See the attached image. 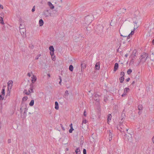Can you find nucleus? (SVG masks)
Here are the masks:
<instances>
[{"label": "nucleus", "mask_w": 154, "mask_h": 154, "mask_svg": "<svg viewBox=\"0 0 154 154\" xmlns=\"http://www.w3.org/2000/svg\"><path fill=\"white\" fill-rule=\"evenodd\" d=\"M86 121H87V120L86 119L83 120L82 122V123L86 124Z\"/></svg>", "instance_id": "nucleus-48"}, {"label": "nucleus", "mask_w": 154, "mask_h": 154, "mask_svg": "<svg viewBox=\"0 0 154 154\" xmlns=\"http://www.w3.org/2000/svg\"><path fill=\"white\" fill-rule=\"evenodd\" d=\"M20 32L21 34V35L24 37L26 35V29L24 27H20Z\"/></svg>", "instance_id": "nucleus-6"}, {"label": "nucleus", "mask_w": 154, "mask_h": 154, "mask_svg": "<svg viewBox=\"0 0 154 154\" xmlns=\"http://www.w3.org/2000/svg\"><path fill=\"white\" fill-rule=\"evenodd\" d=\"M128 56V54H126L125 55V57H127Z\"/></svg>", "instance_id": "nucleus-52"}, {"label": "nucleus", "mask_w": 154, "mask_h": 154, "mask_svg": "<svg viewBox=\"0 0 154 154\" xmlns=\"http://www.w3.org/2000/svg\"><path fill=\"white\" fill-rule=\"evenodd\" d=\"M10 91H11V90H8L7 93V95L9 96L10 95Z\"/></svg>", "instance_id": "nucleus-42"}, {"label": "nucleus", "mask_w": 154, "mask_h": 154, "mask_svg": "<svg viewBox=\"0 0 154 154\" xmlns=\"http://www.w3.org/2000/svg\"><path fill=\"white\" fill-rule=\"evenodd\" d=\"M128 141L131 143H132V138L131 136L129 138H128Z\"/></svg>", "instance_id": "nucleus-35"}, {"label": "nucleus", "mask_w": 154, "mask_h": 154, "mask_svg": "<svg viewBox=\"0 0 154 154\" xmlns=\"http://www.w3.org/2000/svg\"><path fill=\"white\" fill-rule=\"evenodd\" d=\"M152 44H154V39L152 40Z\"/></svg>", "instance_id": "nucleus-57"}, {"label": "nucleus", "mask_w": 154, "mask_h": 154, "mask_svg": "<svg viewBox=\"0 0 154 154\" xmlns=\"http://www.w3.org/2000/svg\"><path fill=\"white\" fill-rule=\"evenodd\" d=\"M149 55L148 53L143 52L142 53L139 59L140 61L139 63H144L148 57Z\"/></svg>", "instance_id": "nucleus-1"}, {"label": "nucleus", "mask_w": 154, "mask_h": 154, "mask_svg": "<svg viewBox=\"0 0 154 154\" xmlns=\"http://www.w3.org/2000/svg\"><path fill=\"white\" fill-rule=\"evenodd\" d=\"M34 100H32L30 101V103H29V105L31 106H32L34 105Z\"/></svg>", "instance_id": "nucleus-23"}, {"label": "nucleus", "mask_w": 154, "mask_h": 154, "mask_svg": "<svg viewBox=\"0 0 154 154\" xmlns=\"http://www.w3.org/2000/svg\"><path fill=\"white\" fill-rule=\"evenodd\" d=\"M0 23L2 25H4L5 24L4 22L3 18L2 17H0Z\"/></svg>", "instance_id": "nucleus-21"}, {"label": "nucleus", "mask_w": 154, "mask_h": 154, "mask_svg": "<svg viewBox=\"0 0 154 154\" xmlns=\"http://www.w3.org/2000/svg\"><path fill=\"white\" fill-rule=\"evenodd\" d=\"M5 95L1 94L0 95V100H3L4 97Z\"/></svg>", "instance_id": "nucleus-29"}, {"label": "nucleus", "mask_w": 154, "mask_h": 154, "mask_svg": "<svg viewBox=\"0 0 154 154\" xmlns=\"http://www.w3.org/2000/svg\"><path fill=\"white\" fill-rule=\"evenodd\" d=\"M83 154H86V149H84L83 150Z\"/></svg>", "instance_id": "nucleus-46"}, {"label": "nucleus", "mask_w": 154, "mask_h": 154, "mask_svg": "<svg viewBox=\"0 0 154 154\" xmlns=\"http://www.w3.org/2000/svg\"><path fill=\"white\" fill-rule=\"evenodd\" d=\"M7 86L8 90H11V89L12 87V85H8Z\"/></svg>", "instance_id": "nucleus-32"}, {"label": "nucleus", "mask_w": 154, "mask_h": 154, "mask_svg": "<svg viewBox=\"0 0 154 154\" xmlns=\"http://www.w3.org/2000/svg\"><path fill=\"white\" fill-rule=\"evenodd\" d=\"M65 94L68 96L69 94L68 91L67 90H66L65 91Z\"/></svg>", "instance_id": "nucleus-47"}, {"label": "nucleus", "mask_w": 154, "mask_h": 154, "mask_svg": "<svg viewBox=\"0 0 154 154\" xmlns=\"http://www.w3.org/2000/svg\"><path fill=\"white\" fill-rule=\"evenodd\" d=\"M108 100L107 96H105L104 97V101L105 102H106Z\"/></svg>", "instance_id": "nucleus-38"}, {"label": "nucleus", "mask_w": 154, "mask_h": 154, "mask_svg": "<svg viewBox=\"0 0 154 154\" xmlns=\"http://www.w3.org/2000/svg\"><path fill=\"white\" fill-rule=\"evenodd\" d=\"M38 57H36L35 59L36 60H37V59H38Z\"/></svg>", "instance_id": "nucleus-61"}, {"label": "nucleus", "mask_w": 154, "mask_h": 154, "mask_svg": "<svg viewBox=\"0 0 154 154\" xmlns=\"http://www.w3.org/2000/svg\"><path fill=\"white\" fill-rule=\"evenodd\" d=\"M132 71V70L131 69H129L127 71V74L128 75L130 74Z\"/></svg>", "instance_id": "nucleus-34"}, {"label": "nucleus", "mask_w": 154, "mask_h": 154, "mask_svg": "<svg viewBox=\"0 0 154 154\" xmlns=\"http://www.w3.org/2000/svg\"><path fill=\"white\" fill-rule=\"evenodd\" d=\"M27 109L26 108V104L23 103V102L22 103L21 108H20V110L21 112H22L23 111H24L23 115V117L24 118H25L26 116V111Z\"/></svg>", "instance_id": "nucleus-2"}, {"label": "nucleus", "mask_w": 154, "mask_h": 154, "mask_svg": "<svg viewBox=\"0 0 154 154\" xmlns=\"http://www.w3.org/2000/svg\"><path fill=\"white\" fill-rule=\"evenodd\" d=\"M85 61H83L81 62V70L82 72L85 69L86 67V64Z\"/></svg>", "instance_id": "nucleus-7"}, {"label": "nucleus", "mask_w": 154, "mask_h": 154, "mask_svg": "<svg viewBox=\"0 0 154 154\" xmlns=\"http://www.w3.org/2000/svg\"><path fill=\"white\" fill-rule=\"evenodd\" d=\"M138 26H136V28L134 27V30L133 31H131V33L129 34L128 36H127V40L129 39L130 38V37L132 35H133L134 33V30H135V29L137 28Z\"/></svg>", "instance_id": "nucleus-9"}, {"label": "nucleus", "mask_w": 154, "mask_h": 154, "mask_svg": "<svg viewBox=\"0 0 154 154\" xmlns=\"http://www.w3.org/2000/svg\"><path fill=\"white\" fill-rule=\"evenodd\" d=\"M134 23H135L136 24V25H137V23L136 22V21H134Z\"/></svg>", "instance_id": "nucleus-54"}, {"label": "nucleus", "mask_w": 154, "mask_h": 154, "mask_svg": "<svg viewBox=\"0 0 154 154\" xmlns=\"http://www.w3.org/2000/svg\"><path fill=\"white\" fill-rule=\"evenodd\" d=\"M100 63L99 62L97 63L95 66V68L96 70H98L100 69Z\"/></svg>", "instance_id": "nucleus-13"}, {"label": "nucleus", "mask_w": 154, "mask_h": 154, "mask_svg": "<svg viewBox=\"0 0 154 154\" xmlns=\"http://www.w3.org/2000/svg\"><path fill=\"white\" fill-rule=\"evenodd\" d=\"M125 112L124 111V110H123L122 112V113L121 115V120H122L123 119H125Z\"/></svg>", "instance_id": "nucleus-17"}, {"label": "nucleus", "mask_w": 154, "mask_h": 154, "mask_svg": "<svg viewBox=\"0 0 154 154\" xmlns=\"http://www.w3.org/2000/svg\"><path fill=\"white\" fill-rule=\"evenodd\" d=\"M138 109L139 110H142L143 109V106L142 105L140 104L138 106Z\"/></svg>", "instance_id": "nucleus-31"}, {"label": "nucleus", "mask_w": 154, "mask_h": 154, "mask_svg": "<svg viewBox=\"0 0 154 154\" xmlns=\"http://www.w3.org/2000/svg\"><path fill=\"white\" fill-rule=\"evenodd\" d=\"M129 91V88H125L124 90V92L123 94L122 95V97H124L126 95L127 93Z\"/></svg>", "instance_id": "nucleus-8"}, {"label": "nucleus", "mask_w": 154, "mask_h": 154, "mask_svg": "<svg viewBox=\"0 0 154 154\" xmlns=\"http://www.w3.org/2000/svg\"><path fill=\"white\" fill-rule=\"evenodd\" d=\"M85 21L87 23H90L91 22L94 20V17L92 15H88L85 17Z\"/></svg>", "instance_id": "nucleus-4"}, {"label": "nucleus", "mask_w": 154, "mask_h": 154, "mask_svg": "<svg viewBox=\"0 0 154 154\" xmlns=\"http://www.w3.org/2000/svg\"><path fill=\"white\" fill-rule=\"evenodd\" d=\"M39 25L40 26H42L44 23V22L43 20L42 19H40L39 21Z\"/></svg>", "instance_id": "nucleus-19"}, {"label": "nucleus", "mask_w": 154, "mask_h": 154, "mask_svg": "<svg viewBox=\"0 0 154 154\" xmlns=\"http://www.w3.org/2000/svg\"><path fill=\"white\" fill-rule=\"evenodd\" d=\"M61 82H62V80H61V81H60L59 82V84L60 85H61Z\"/></svg>", "instance_id": "nucleus-59"}, {"label": "nucleus", "mask_w": 154, "mask_h": 154, "mask_svg": "<svg viewBox=\"0 0 154 154\" xmlns=\"http://www.w3.org/2000/svg\"><path fill=\"white\" fill-rule=\"evenodd\" d=\"M23 154H27V153L24 152H23Z\"/></svg>", "instance_id": "nucleus-56"}, {"label": "nucleus", "mask_w": 154, "mask_h": 154, "mask_svg": "<svg viewBox=\"0 0 154 154\" xmlns=\"http://www.w3.org/2000/svg\"><path fill=\"white\" fill-rule=\"evenodd\" d=\"M66 151H68V149L67 148H66Z\"/></svg>", "instance_id": "nucleus-64"}, {"label": "nucleus", "mask_w": 154, "mask_h": 154, "mask_svg": "<svg viewBox=\"0 0 154 154\" xmlns=\"http://www.w3.org/2000/svg\"><path fill=\"white\" fill-rule=\"evenodd\" d=\"M11 139H8V143H11Z\"/></svg>", "instance_id": "nucleus-49"}, {"label": "nucleus", "mask_w": 154, "mask_h": 154, "mask_svg": "<svg viewBox=\"0 0 154 154\" xmlns=\"http://www.w3.org/2000/svg\"><path fill=\"white\" fill-rule=\"evenodd\" d=\"M130 80V78H128L126 79V81L127 82H129V81Z\"/></svg>", "instance_id": "nucleus-51"}, {"label": "nucleus", "mask_w": 154, "mask_h": 154, "mask_svg": "<svg viewBox=\"0 0 154 154\" xmlns=\"http://www.w3.org/2000/svg\"><path fill=\"white\" fill-rule=\"evenodd\" d=\"M83 115L84 116H86L87 115V113L85 110H84V112H83Z\"/></svg>", "instance_id": "nucleus-43"}, {"label": "nucleus", "mask_w": 154, "mask_h": 154, "mask_svg": "<svg viewBox=\"0 0 154 154\" xmlns=\"http://www.w3.org/2000/svg\"><path fill=\"white\" fill-rule=\"evenodd\" d=\"M137 52V51L136 50H134L131 56L132 58H135V57L136 56V53Z\"/></svg>", "instance_id": "nucleus-12"}, {"label": "nucleus", "mask_w": 154, "mask_h": 154, "mask_svg": "<svg viewBox=\"0 0 154 154\" xmlns=\"http://www.w3.org/2000/svg\"><path fill=\"white\" fill-rule=\"evenodd\" d=\"M70 127L71 128V127H72V124H71L69 125Z\"/></svg>", "instance_id": "nucleus-62"}, {"label": "nucleus", "mask_w": 154, "mask_h": 154, "mask_svg": "<svg viewBox=\"0 0 154 154\" xmlns=\"http://www.w3.org/2000/svg\"><path fill=\"white\" fill-rule=\"evenodd\" d=\"M73 66L72 65H71L69 66V69L70 71L71 72H72L73 71Z\"/></svg>", "instance_id": "nucleus-27"}, {"label": "nucleus", "mask_w": 154, "mask_h": 154, "mask_svg": "<svg viewBox=\"0 0 154 154\" xmlns=\"http://www.w3.org/2000/svg\"><path fill=\"white\" fill-rule=\"evenodd\" d=\"M1 94H2L3 95H5V90L4 89H3L2 90V92H1Z\"/></svg>", "instance_id": "nucleus-39"}, {"label": "nucleus", "mask_w": 154, "mask_h": 154, "mask_svg": "<svg viewBox=\"0 0 154 154\" xmlns=\"http://www.w3.org/2000/svg\"><path fill=\"white\" fill-rule=\"evenodd\" d=\"M112 134L110 131H109V140L110 141L112 140Z\"/></svg>", "instance_id": "nucleus-16"}, {"label": "nucleus", "mask_w": 154, "mask_h": 154, "mask_svg": "<svg viewBox=\"0 0 154 154\" xmlns=\"http://www.w3.org/2000/svg\"><path fill=\"white\" fill-rule=\"evenodd\" d=\"M111 118L112 116L111 115V114H108L107 117V121L108 122H109V121H110L111 120Z\"/></svg>", "instance_id": "nucleus-26"}, {"label": "nucleus", "mask_w": 154, "mask_h": 154, "mask_svg": "<svg viewBox=\"0 0 154 154\" xmlns=\"http://www.w3.org/2000/svg\"><path fill=\"white\" fill-rule=\"evenodd\" d=\"M99 95L97 94H95L94 97V99L97 102H99Z\"/></svg>", "instance_id": "nucleus-10"}, {"label": "nucleus", "mask_w": 154, "mask_h": 154, "mask_svg": "<svg viewBox=\"0 0 154 154\" xmlns=\"http://www.w3.org/2000/svg\"><path fill=\"white\" fill-rule=\"evenodd\" d=\"M120 75L122 76H123V77H124V76L125 75V73L124 72H121V73H120Z\"/></svg>", "instance_id": "nucleus-40"}, {"label": "nucleus", "mask_w": 154, "mask_h": 154, "mask_svg": "<svg viewBox=\"0 0 154 154\" xmlns=\"http://www.w3.org/2000/svg\"><path fill=\"white\" fill-rule=\"evenodd\" d=\"M121 36H122V37H127V36H126L123 35H121Z\"/></svg>", "instance_id": "nucleus-53"}, {"label": "nucleus", "mask_w": 154, "mask_h": 154, "mask_svg": "<svg viewBox=\"0 0 154 154\" xmlns=\"http://www.w3.org/2000/svg\"><path fill=\"white\" fill-rule=\"evenodd\" d=\"M48 75L49 77H50V75L49 74H48Z\"/></svg>", "instance_id": "nucleus-63"}, {"label": "nucleus", "mask_w": 154, "mask_h": 154, "mask_svg": "<svg viewBox=\"0 0 154 154\" xmlns=\"http://www.w3.org/2000/svg\"><path fill=\"white\" fill-rule=\"evenodd\" d=\"M152 140L153 143H154V138H152Z\"/></svg>", "instance_id": "nucleus-55"}, {"label": "nucleus", "mask_w": 154, "mask_h": 154, "mask_svg": "<svg viewBox=\"0 0 154 154\" xmlns=\"http://www.w3.org/2000/svg\"><path fill=\"white\" fill-rule=\"evenodd\" d=\"M48 10H47L46 11H44L43 12V15H44L46 17H47L48 16V15L46 13V12H48Z\"/></svg>", "instance_id": "nucleus-24"}, {"label": "nucleus", "mask_w": 154, "mask_h": 154, "mask_svg": "<svg viewBox=\"0 0 154 154\" xmlns=\"http://www.w3.org/2000/svg\"><path fill=\"white\" fill-rule=\"evenodd\" d=\"M103 27L101 25H99L95 30L96 32L99 35H101L103 34Z\"/></svg>", "instance_id": "nucleus-3"}, {"label": "nucleus", "mask_w": 154, "mask_h": 154, "mask_svg": "<svg viewBox=\"0 0 154 154\" xmlns=\"http://www.w3.org/2000/svg\"><path fill=\"white\" fill-rule=\"evenodd\" d=\"M20 26L19 28L20 27V28L22 27H24L25 28V26L23 24L24 23L22 21V20L21 19H20Z\"/></svg>", "instance_id": "nucleus-15"}, {"label": "nucleus", "mask_w": 154, "mask_h": 154, "mask_svg": "<svg viewBox=\"0 0 154 154\" xmlns=\"http://www.w3.org/2000/svg\"><path fill=\"white\" fill-rule=\"evenodd\" d=\"M74 130V129H73L72 127H71L70 129L69 130V132L70 133H72V131Z\"/></svg>", "instance_id": "nucleus-37"}, {"label": "nucleus", "mask_w": 154, "mask_h": 154, "mask_svg": "<svg viewBox=\"0 0 154 154\" xmlns=\"http://www.w3.org/2000/svg\"><path fill=\"white\" fill-rule=\"evenodd\" d=\"M59 79H60V81H61V80H62L61 77L60 76H59Z\"/></svg>", "instance_id": "nucleus-58"}, {"label": "nucleus", "mask_w": 154, "mask_h": 154, "mask_svg": "<svg viewBox=\"0 0 154 154\" xmlns=\"http://www.w3.org/2000/svg\"><path fill=\"white\" fill-rule=\"evenodd\" d=\"M55 109L57 110L59 109V105L57 101H56L55 102Z\"/></svg>", "instance_id": "nucleus-18"}, {"label": "nucleus", "mask_w": 154, "mask_h": 154, "mask_svg": "<svg viewBox=\"0 0 154 154\" xmlns=\"http://www.w3.org/2000/svg\"><path fill=\"white\" fill-rule=\"evenodd\" d=\"M134 83V81H133L132 83V85H133Z\"/></svg>", "instance_id": "nucleus-60"}, {"label": "nucleus", "mask_w": 154, "mask_h": 154, "mask_svg": "<svg viewBox=\"0 0 154 154\" xmlns=\"http://www.w3.org/2000/svg\"><path fill=\"white\" fill-rule=\"evenodd\" d=\"M27 99H28L27 97V96H25V97H24L22 98V100L23 101H26V100H27Z\"/></svg>", "instance_id": "nucleus-33"}, {"label": "nucleus", "mask_w": 154, "mask_h": 154, "mask_svg": "<svg viewBox=\"0 0 154 154\" xmlns=\"http://www.w3.org/2000/svg\"><path fill=\"white\" fill-rule=\"evenodd\" d=\"M31 93V91L30 90H29V91L28 92H26V94L27 95H29V94Z\"/></svg>", "instance_id": "nucleus-44"}, {"label": "nucleus", "mask_w": 154, "mask_h": 154, "mask_svg": "<svg viewBox=\"0 0 154 154\" xmlns=\"http://www.w3.org/2000/svg\"><path fill=\"white\" fill-rule=\"evenodd\" d=\"M48 4L51 8L53 9L54 8V6L53 5L51 2H48Z\"/></svg>", "instance_id": "nucleus-20"}, {"label": "nucleus", "mask_w": 154, "mask_h": 154, "mask_svg": "<svg viewBox=\"0 0 154 154\" xmlns=\"http://www.w3.org/2000/svg\"><path fill=\"white\" fill-rule=\"evenodd\" d=\"M119 67V64L117 63H116L114 65V71L115 72L118 69Z\"/></svg>", "instance_id": "nucleus-14"}, {"label": "nucleus", "mask_w": 154, "mask_h": 154, "mask_svg": "<svg viewBox=\"0 0 154 154\" xmlns=\"http://www.w3.org/2000/svg\"><path fill=\"white\" fill-rule=\"evenodd\" d=\"M76 154H80V150L79 148H77L75 151Z\"/></svg>", "instance_id": "nucleus-22"}, {"label": "nucleus", "mask_w": 154, "mask_h": 154, "mask_svg": "<svg viewBox=\"0 0 154 154\" xmlns=\"http://www.w3.org/2000/svg\"><path fill=\"white\" fill-rule=\"evenodd\" d=\"M13 82L12 81V80H10V81H9L8 83H7V84L8 85H12L13 84Z\"/></svg>", "instance_id": "nucleus-36"}, {"label": "nucleus", "mask_w": 154, "mask_h": 154, "mask_svg": "<svg viewBox=\"0 0 154 154\" xmlns=\"http://www.w3.org/2000/svg\"><path fill=\"white\" fill-rule=\"evenodd\" d=\"M27 76H28L29 77H30L31 76V75L30 73H27Z\"/></svg>", "instance_id": "nucleus-50"}, {"label": "nucleus", "mask_w": 154, "mask_h": 154, "mask_svg": "<svg viewBox=\"0 0 154 154\" xmlns=\"http://www.w3.org/2000/svg\"><path fill=\"white\" fill-rule=\"evenodd\" d=\"M119 80H120V82L121 83H122L124 80V77L121 76Z\"/></svg>", "instance_id": "nucleus-30"}, {"label": "nucleus", "mask_w": 154, "mask_h": 154, "mask_svg": "<svg viewBox=\"0 0 154 154\" xmlns=\"http://www.w3.org/2000/svg\"><path fill=\"white\" fill-rule=\"evenodd\" d=\"M35 6H34L32 8V12H33L35 11Z\"/></svg>", "instance_id": "nucleus-45"}, {"label": "nucleus", "mask_w": 154, "mask_h": 154, "mask_svg": "<svg viewBox=\"0 0 154 154\" xmlns=\"http://www.w3.org/2000/svg\"><path fill=\"white\" fill-rule=\"evenodd\" d=\"M50 51H54V48L53 46H51L49 48Z\"/></svg>", "instance_id": "nucleus-28"}, {"label": "nucleus", "mask_w": 154, "mask_h": 154, "mask_svg": "<svg viewBox=\"0 0 154 154\" xmlns=\"http://www.w3.org/2000/svg\"><path fill=\"white\" fill-rule=\"evenodd\" d=\"M30 88H29V90H30L31 91V92H33V84H31L30 85Z\"/></svg>", "instance_id": "nucleus-25"}, {"label": "nucleus", "mask_w": 154, "mask_h": 154, "mask_svg": "<svg viewBox=\"0 0 154 154\" xmlns=\"http://www.w3.org/2000/svg\"><path fill=\"white\" fill-rule=\"evenodd\" d=\"M50 54L51 56H53L54 54V51H51L50 52Z\"/></svg>", "instance_id": "nucleus-41"}, {"label": "nucleus", "mask_w": 154, "mask_h": 154, "mask_svg": "<svg viewBox=\"0 0 154 154\" xmlns=\"http://www.w3.org/2000/svg\"><path fill=\"white\" fill-rule=\"evenodd\" d=\"M31 81L32 82V84L34 83L36 80L37 78L36 76L34 75H33L31 77Z\"/></svg>", "instance_id": "nucleus-11"}, {"label": "nucleus", "mask_w": 154, "mask_h": 154, "mask_svg": "<svg viewBox=\"0 0 154 154\" xmlns=\"http://www.w3.org/2000/svg\"><path fill=\"white\" fill-rule=\"evenodd\" d=\"M126 126V124L125 123H120L119 125V127L118 128V129L121 132H124L125 129V127Z\"/></svg>", "instance_id": "nucleus-5"}]
</instances>
